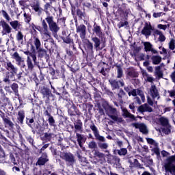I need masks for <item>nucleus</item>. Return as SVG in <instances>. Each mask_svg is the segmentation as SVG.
Returning <instances> with one entry per match:
<instances>
[{"mask_svg": "<svg viewBox=\"0 0 175 175\" xmlns=\"http://www.w3.org/2000/svg\"><path fill=\"white\" fill-rule=\"evenodd\" d=\"M12 58L14 59H15L18 66H21L22 68L26 67L25 64H24V59H23V57H21V55L18 54V53L15 52L12 55Z\"/></svg>", "mask_w": 175, "mask_h": 175, "instance_id": "11", "label": "nucleus"}, {"mask_svg": "<svg viewBox=\"0 0 175 175\" xmlns=\"http://www.w3.org/2000/svg\"><path fill=\"white\" fill-rule=\"evenodd\" d=\"M136 129H139L140 132H148L147 129V126L144 123H135L133 124Z\"/></svg>", "mask_w": 175, "mask_h": 175, "instance_id": "18", "label": "nucleus"}, {"mask_svg": "<svg viewBox=\"0 0 175 175\" xmlns=\"http://www.w3.org/2000/svg\"><path fill=\"white\" fill-rule=\"evenodd\" d=\"M154 75L159 77V79H161L162 76H163V74L162 73V71H161V66H156L155 67V72Z\"/></svg>", "mask_w": 175, "mask_h": 175, "instance_id": "35", "label": "nucleus"}, {"mask_svg": "<svg viewBox=\"0 0 175 175\" xmlns=\"http://www.w3.org/2000/svg\"><path fill=\"white\" fill-rule=\"evenodd\" d=\"M138 111L139 113H145L146 111L151 113L152 112V108L148 104H144L138 107Z\"/></svg>", "mask_w": 175, "mask_h": 175, "instance_id": "17", "label": "nucleus"}, {"mask_svg": "<svg viewBox=\"0 0 175 175\" xmlns=\"http://www.w3.org/2000/svg\"><path fill=\"white\" fill-rule=\"evenodd\" d=\"M153 65H159L162 61V57L159 55H153L151 57Z\"/></svg>", "mask_w": 175, "mask_h": 175, "instance_id": "25", "label": "nucleus"}, {"mask_svg": "<svg viewBox=\"0 0 175 175\" xmlns=\"http://www.w3.org/2000/svg\"><path fill=\"white\" fill-rule=\"evenodd\" d=\"M1 13H2L3 17H4V18H5L7 21H10V16H9V14H8V12H6V11L3 10H1Z\"/></svg>", "mask_w": 175, "mask_h": 175, "instance_id": "50", "label": "nucleus"}, {"mask_svg": "<svg viewBox=\"0 0 175 175\" xmlns=\"http://www.w3.org/2000/svg\"><path fill=\"white\" fill-rule=\"evenodd\" d=\"M127 75L130 77H137V73L136 72L135 70H133L129 71Z\"/></svg>", "mask_w": 175, "mask_h": 175, "instance_id": "49", "label": "nucleus"}, {"mask_svg": "<svg viewBox=\"0 0 175 175\" xmlns=\"http://www.w3.org/2000/svg\"><path fill=\"white\" fill-rule=\"evenodd\" d=\"M70 35H68L67 37H62V40L64 43H66L67 44H70V43H72V39H70Z\"/></svg>", "mask_w": 175, "mask_h": 175, "instance_id": "45", "label": "nucleus"}, {"mask_svg": "<svg viewBox=\"0 0 175 175\" xmlns=\"http://www.w3.org/2000/svg\"><path fill=\"white\" fill-rule=\"evenodd\" d=\"M85 51L87 53V55L91 57L94 55V44L90 41L86 44Z\"/></svg>", "mask_w": 175, "mask_h": 175, "instance_id": "16", "label": "nucleus"}, {"mask_svg": "<svg viewBox=\"0 0 175 175\" xmlns=\"http://www.w3.org/2000/svg\"><path fill=\"white\" fill-rule=\"evenodd\" d=\"M129 23L128 21H124V22H120L118 25V28H122V27H125V25H128Z\"/></svg>", "mask_w": 175, "mask_h": 175, "instance_id": "61", "label": "nucleus"}, {"mask_svg": "<svg viewBox=\"0 0 175 175\" xmlns=\"http://www.w3.org/2000/svg\"><path fill=\"white\" fill-rule=\"evenodd\" d=\"M77 33H79L81 39H85V35H87V27L84 25L77 26Z\"/></svg>", "mask_w": 175, "mask_h": 175, "instance_id": "9", "label": "nucleus"}, {"mask_svg": "<svg viewBox=\"0 0 175 175\" xmlns=\"http://www.w3.org/2000/svg\"><path fill=\"white\" fill-rule=\"evenodd\" d=\"M48 122L51 126H55V120H54V117H53V116L49 117Z\"/></svg>", "mask_w": 175, "mask_h": 175, "instance_id": "44", "label": "nucleus"}, {"mask_svg": "<svg viewBox=\"0 0 175 175\" xmlns=\"http://www.w3.org/2000/svg\"><path fill=\"white\" fill-rule=\"evenodd\" d=\"M94 155L95 157H97V158H105V154L99 151H95Z\"/></svg>", "mask_w": 175, "mask_h": 175, "instance_id": "52", "label": "nucleus"}, {"mask_svg": "<svg viewBox=\"0 0 175 175\" xmlns=\"http://www.w3.org/2000/svg\"><path fill=\"white\" fill-rule=\"evenodd\" d=\"M144 50L147 53L151 51L152 54H158V51L152 48V44L149 42H144Z\"/></svg>", "mask_w": 175, "mask_h": 175, "instance_id": "15", "label": "nucleus"}, {"mask_svg": "<svg viewBox=\"0 0 175 175\" xmlns=\"http://www.w3.org/2000/svg\"><path fill=\"white\" fill-rule=\"evenodd\" d=\"M173 162H175V156H170L167 159V163L164 165L165 172L175 173V165Z\"/></svg>", "mask_w": 175, "mask_h": 175, "instance_id": "5", "label": "nucleus"}, {"mask_svg": "<svg viewBox=\"0 0 175 175\" xmlns=\"http://www.w3.org/2000/svg\"><path fill=\"white\" fill-rule=\"evenodd\" d=\"M128 150L125 148H122L120 150H118V154L120 156H125L127 154Z\"/></svg>", "mask_w": 175, "mask_h": 175, "instance_id": "43", "label": "nucleus"}, {"mask_svg": "<svg viewBox=\"0 0 175 175\" xmlns=\"http://www.w3.org/2000/svg\"><path fill=\"white\" fill-rule=\"evenodd\" d=\"M43 139L44 140H49V139H51V133L49 134L47 133H45Z\"/></svg>", "mask_w": 175, "mask_h": 175, "instance_id": "62", "label": "nucleus"}, {"mask_svg": "<svg viewBox=\"0 0 175 175\" xmlns=\"http://www.w3.org/2000/svg\"><path fill=\"white\" fill-rule=\"evenodd\" d=\"M34 41L33 44L36 46V50H39L40 46H42V43L40 42V40L38 37H33Z\"/></svg>", "mask_w": 175, "mask_h": 175, "instance_id": "31", "label": "nucleus"}, {"mask_svg": "<svg viewBox=\"0 0 175 175\" xmlns=\"http://www.w3.org/2000/svg\"><path fill=\"white\" fill-rule=\"evenodd\" d=\"M4 83H8V84L10 83V79H9V75H7L3 79Z\"/></svg>", "mask_w": 175, "mask_h": 175, "instance_id": "64", "label": "nucleus"}, {"mask_svg": "<svg viewBox=\"0 0 175 175\" xmlns=\"http://www.w3.org/2000/svg\"><path fill=\"white\" fill-rule=\"evenodd\" d=\"M107 114L109 118L113 120L114 122H122V118L118 117L117 109L111 106H108L106 109Z\"/></svg>", "mask_w": 175, "mask_h": 175, "instance_id": "4", "label": "nucleus"}, {"mask_svg": "<svg viewBox=\"0 0 175 175\" xmlns=\"http://www.w3.org/2000/svg\"><path fill=\"white\" fill-rule=\"evenodd\" d=\"M60 158L66 162L67 166H73L76 163V157L70 152H63L60 154Z\"/></svg>", "mask_w": 175, "mask_h": 175, "instance_id": "1", "label": "nucleus"}, {"mask_svg": "<svg viewBox=\"0 0 175 175\" xmlns=\"http://www.w3.org/2000/svg\"><path fill=\"white\" fill-rule=\"evenodd\" d=\"M4 123L6 124V125H8V126H13V125H14L12 121H10V120L9 119H4Z\"/></svg>", "mask_w": 175, "mask_h": 175, "instance_id": "57", "label": "nucleus"}, {"mask_svg": "<svg viewBox=\"0 0 175 175\" xmlns=\"http://www.w3.org/2000/svg\"><path fill=\"white\" fill-rule=\"evenodd\" d=\"M32 9L36 13H38V16H40V14L43 13V9L40 8V4L39 3V2H36V3H34V5L32 6Z\"/></svg>", "mask_w": 175, "mask_h": 175, "instance_id": "20", "label": "nucleus"}, {"mask_svg": "<svg viewBox=\"0 0 175 175\" xmlns=\"http://www.w3.org/2000/svg\"><path fill=\"white\" fill-rule=\"evenodd\" d=\"M26 62L28 70L32 72V70H33L34 66L33 63H32V59H31V57L29 56H27Z\"/></svg>", "mask_w": 175, "mask_h": 175, "instance_id": "26", "label": "nucleus"}, {"mask_svg": "<svg viewBox=\"0 0 175 175\" xmlns=\"http://www.w3.org/2000/svg\"><path fill=\"white\" fill-rule=\"evenodd\" d=\"M152 31V26H151V23L150 22H147L145 23V25L142 31V33L145 36H150V35H151Z\"/></svg>", "mask_w": 175, "mask_h": 175, "instance_id": "13", "label": "nucleus"}, {"mask_svg": "<svg viewBox=\"0 0 175 175\" xmlns=\"http://www.w3.org/2000/svg\"><path fill=\"white\" fill-rule=\"evenodd\" d=\"M159 122L161 124L162 126L167 128L166 131L163 132H170V125L169 124V119L165 117H161L159 118Z\"/></svg>", "mask_w": 175, "mask_h": 175, "instance_id": "14", "label": "nucleus"}, {"mask_svg": "<svg viewBox=\"0 0 175 175\" xmlns=\"http://www.w3.org/2000/svg\"><path fill=\"white\" fill-rule=\"evenodd\" d=\"M169 96L173 98L175 96V90H168Z\"/></svg>", "mask_w": 175, "mask_h": 175, "instance_id": "63", "label": "nucleus"}, {"mask_svg": "<svg viewBox=\"0 0 175 175\" xmlns=\"http://www.w3.org/2000/svg\"><path fill=\"white\" fill-rule=\"evenodd\" d=\"M16 38V40L19 42V43H23V42H24V35L21 31H18Z\"/></svg>", "mask_w": 175, "mask_h": 175, "instance_id": "33", "label": "nucleus"}, {"mask_svg": "<svg viewBox=\"0 0 175 175\" xmlns=\"http://www.w3.org/2000/svg\"><path fill=\"white\" fill-rule=\"evenodd\" d=\"M168 46H169V49L170 50H174L175 49V40L174 39H172L170 40L169 44H168Z\"/></svg>", "mask_w": 175, "mask_h": 175, "instance_id": "46", "label": "nucleus"}, {"mask_svg": "<svg viewBox=\"0 0 175 175\" xmlns=\"http://www.w3.org/2000/svg\"><path fill=\"white\" fill-rule=\"evenodd\" d=\"M5 157L6 154H5V150H3V148H2V146L0 145V159Z\"/></svg>", "mask_w": 175, "mask_h": 175, "instance_id": "54", "label": "nucleus"}, {"mask_svg": "<svg viewBox=\"0 0 175 175\" xmlns=\"http://www.w3.org/2000/svg\"><path fill=\"white\" fill-rule=\"evenodd\" d=\"M10 162L11 163H13L14 165H17L18 161L16 160V157H14V154L12 152L10 153Z\"/></svg>", "mask_w": 175, "mask_h": 175, "instance_id": "38", "label": "nucleus"}, {"mask_svg": "<svg viewBox=\"0 0 175 175\" xmlns=\"http://www.w3.org/2000/svg\"><path fill=\"white\" fill-rule=\"evenodd\" d=\"M49 110H51V108L49 107H47V109L44 111V116H46V117L49 118L51 117V113L49 111Z\"/></svg>", "mask_w": 175, "mask_h": 175, "instance_id": "56", "label": "nucleus"}, {"mask_svg": "<svg viewBox=\"0 0 175 175\" xmlns=\"http://www.w3.org/2000/svg\"><path fill=\"white\" fill-rule=\"evenodd\" d=\"M137 95H139V96H140L143 103H144L146 101V97L144 96V93L143 92V91L137 89Z\"/></svg>", "mask_w": 175, "mask_h": 175, "instance_id": "39", "label": "nucleus"}, {"mask_svg": "<svg viewBox=\"0 0 175 175\" xmlns=\"http://www.w3.org/2000/svg\"><path fill=\"white\" fill-rule=\"evenodd\" d=\"M40 57H44L47 54V51L43 49H37Z\"/></svg>", "mask_w": 175, "mask_h": 175, "instance_id": "47", "label": "nucleus"}, {"mask_svg": "<svg viewBox=\"0 0 175 175\" xmlns=\"http://www.w3.org/2000/svg\"><path fill=\"white\" fill-rule=\"evenodd\" d=\"M24 118H25V112L24 111V110L19 111L18 112L17 117L18 122H19V124H23L24 122Z\"/></svg>", "mask_w": 175, "mask_h": 175, "instance_id": "21", "label": "nucleus"}, {"mask_svg": "<svg viewBox=\"0 0 175 175\" xmlns=\"http://www.w3.org/2000/svg\"><path fill=\"white\" fill-rule=\"evenodd\" d=\"M26 139L27 140V142L31 144V146H33V139L32 138V137H31L30 135H27L26 136Z\"/></svg>", "mask_w": 175, "mask_h": 175, "instance_id": "60", "label": "nucleus"}, {"mask_svg": "<svg viewBox=\"0 0 175 175\" xmlns=\"http://www.w3.org/2000/svg\"><path fill=\"white\" fill-rule=\"evenodd\" d=\"M0 24L2 27L1 33L2 36L8 35L12 32V28L5 21H1Z\"/></svg>", "mask_w": 175, "mask_h": 175, "instance_id": "8", "label": "nucleus"}, {"mask_svg": "<svg viewBox=\"0 0 175 175\" xmlns=\"http://www.w3.org/2000/svg\"><path fill=\"white\" fill-rule=\"evenodd\" d=\"M133 165L135 167H142V164H140V163H139V160H137V159H135L133 163Z\"/></svg>", "mask_w": 175, "mask_h": 175, "instance_id": "55", "label": "nucleus"}, {"mask_svg": "<svg viewBox=\"0 0 175 175\" xmlns=\"http://www.w3.org/2000/svg\"><path fill=\"white\" fill-rule=\"evenodd\" d=\"M88 147L91 150H95V148H98V145L96 144V142H95L94 141H92L89 142Z\"/></svg>", "mask_w": 175, "mask_h": 175, "instance_id": "41", "label": "nucleus"}, {"mask_svg": "<svg viewBox=\"0 0 175 175\" xmlns=\"http://www.w3.org/2000/svg\"><path fill=\"white\" fill-rule=\"evenodd\" d=\"M117 77L118 79H121V77H122V75H124V72L122 71V68H121V67H118V70H117Z\"/></svg>", "mask_w": 175, "mask_h": 175, "instance_id": "48", "label": "nucleus"}, {"mask_svg": "<svg viewBox=\"0 0 175 175\" xmlns=\"http://www.w3.org/2000/svg\"><path fill=\"white\" fill-rule=\"evenodd\" d=\"M75 129L78 132H83V122L80 120H77L74 123Z\"/></svg>", "mask_w": 175, "mask_h": 175, "instance_id": "22", "label": "nucleus"}, {"mask_svg": "<svg viewBox=\"0 0 175 175\" xmlns=\"http://www.w3.org/2000/svg\"><path fill=\"white\" fill-rule=\"evenodd\" d=\"M122 111H123V116L124 117H126V118H131V120H135V116H133V114L129 113V111H128V109H123Z\"/></svg>", "mask_w": 175, "mask_h": 175, "instance_id": "29", "label": "nucleus"}, {"mask_svg": "<svg viewBox=\"0 0 175 175\" xmlns=\"http://www.w3.org/2000/svg\"><path fill=\"white\" fill-rule=\"evenodd\" d=\"M45 21H46L51 32H52L53 35L55 36V35H57L59 31L60 28L58 27L57 23L54 21V16L50 15L47 16L45 18Z\"/></svg>", "mask_w": 175, "mask_h": 175, "instance_id": "2", "label": "nucleus"}, {"mask_svg": "<svg viewBox=\"0 0 175 175\" xmlns=\"http://www.w3.org/2000/svg\"><path fill=\"white\" fill-rule=\"evenodd\" d=\"M24 17H25V23H30L31 21V15L27 14V13H24L23 14Z\"/></svg>", "mask_w": 175, "mask_h": 175, "instance_id": "51", "label": "nucleus"}, {"mask_svg": "<svg viewBox=\"0 0 175 175\" xmlns=\"http://www.w3.org/2000/svg\"><path fill=\"white\" fill-rule=\"evenodd\" d=\"M152 151L156 154L157 157H159L161 155V152L159 151V148L155 147L152 149Z\"/></svg>", "mask_w": 175, "mask_h": 175, "instance_id": "53", "label": "nucleus"}, {"mask_svg": "<svg viewBox=\"0 0 175 175\" xmlns=\"http://www.w3.org/2000/svg\"><path fill=\"white\" fill-rule=\"evenodd\" d=\"M154 36H158V40L161 43L166 40V37L165 36V35H163V33H162V31L159 30L154 31Z\"/></svg>", "mask_w": 175, "mask_h": 175, "instance_id": "19", "label": "nucleus"}, {"mask_svg": "<svg viewBox=\"0 0 175 175\" xmlns=\"http://www.w3.org/2000/svg\"><path fill=\"white\" fill-rule=\"evenodd\" d=\"M24 54H25V55H29V57H31L32 58V60L33 62V64H36V54L35 53H30L29 51H25Z\"/></svg>", "mask_w": 175, "mask_h": 175, "instance_id": "32", "label": "nucleus"}, {"mask_svg": "<svg viewBox=\"0 0 175 175\" xmlns=\"http://www.w3.org/2000/svg\"><path fill=\"white\" fill-rule=\"evenodd\" d=\"M92 42L94 43V47L98 50V47L100 46V40L98 38V37H93L92 38Z\"/></svg>", "mask_w": 175, "mask_h": 175, "instance_id": "34", "label": "nucleus"}, {"mask_svg": "<svg viewBox=\"0 0 175 175\" xmlns=\"http://www.w3.org/2000/svg\"><path fill=\"white\" fill-rule=\"evenodd\" d=\"M147 102L150 106H154V105H158V101L155 100V99L152 100V98H150L149 96L147 98Z\"/></svg>", "mask_w": 175, "mask_h": 175, "instance_id": "42", "label": "nucleus"}, {"mask_svg": "<svg viewBox=\"0 0 175 175\" xmlns=\"http://www.w3.org/2000/svg\"><path fill=\"white\" fill-rule=\"evenodd\" d=\"M11 88L14 92L15 96H20V94H18V84L16 83H12L11 85Z\"/></svg>", "mask_w": 175, "mask_h": 175, "instance_id": "30", "label": "nucleus"}, {"mask_svg": "<svg viewBox=\"0 0 175 175\" xmlns=\"http://www.w3.org/2000/svg\"><path fill=\"white\" fill-rule=\"evenodd\" d=\"M142 76L145 80V81H148V83H154V78L151 77V75H148L147 72L142 71Z\"/></svg>", "mask_w": 175, "mask_h": 175, "instance_id": "23", "label": "nucleus"}, {"mask_svg": "<svg viewBox=\"0 0 175 175\" xmlns=\"http://www.w3.org/2000/svg\"><path fill=\"white\" fill-rule=\"evenodd\" d=\"M109 81L111 86L112 90H117V89L120 88V85H118V81L109 79Z\"/></svg>", "mask_w": 175, "mask_h": 175, "instance_id": "28", "label": "nucleus"}, {"mask_svg": "<svg viewBox=\"0 0 175 175\" xmlns=\"http://www.w3.org/2000/svg\"><path fill=\"white\" fill-rule=\"evenodd\" d=\"M49 156H47V153L44 152L42 154L41 157H40L36 163V166H44L47 162H49Z\"/></svg>", "mask_w": 175, "mask_h": 175, "instance_id": "7", "label": "nucleus"}, {"mask_svg": "<svg viewBox=\"0 0 175 175\" xmlns=\"http://www.w3.org/2000/svg\"><path fill=\"white\" fill-rule=\"evenodd\" d=\"M149 94L150 96H152V99H157L158 100V99L161 98V96H159V92H158V89H157V86H155V85H151Z\"/></svg>", "mask_w": 175, "mask_h": 175, "instance_id": "12", "label": "nucleus"}, {"mask_svg": "<svg viewBox=\"0 0 175 175\" xmlns=\"http://www.w3.org/2000/svg\"><path fill=\"white\" fill-rule=\"evenodd\" d=\"M157 28H159V29H163V31H166L167 28V25L159 24L158 25Z\"/></svg>", "mask_w": 175, "mask_h": 175, "instance_id": "59", "label": "nucleus"}, {"mask_svg": "<svg viewBox=\"0 0 175 175\" xmlns=\"http://www.w3.org/2000/svg\"><path fill=\"white\" fill-rule=\"evenodd\" d=\"M5 68L7 70H8V72H10L12 75H17V71L18 70V68L14 66L12 62L8 61L7 62H5Z\"/></svg>", "mask_w": 175, "mask_h": 175, "instance_id": "10", "label": "nucleus"}, {"mask_svg": "<svg viewBox=\"0 0 175 175\" xmlns=\"http://www.w3.org/2000/svg\"><path fill=\"white\" fill-rule=\"evenodd\" d=\"M66 20V19L65 18H62L57 19V23H59V24H61L62 27H65Z\"/></svg>", "mask_w": 175, "mask_h": 175, "instance_id": "58", "label": "nucleus"}, {"mask_svg": "<svg viewBox=\"0 0 175 175\" xmlns=\"http://www.w3.org/2000/svg\"><path fill=\"white\" fill-rule=\"evenodd\" d=\"M41 38L44 42H49V39L51 38V33L49 31V25L45 20L42 21V28L40 30Z\"/></svg>", "mask_w": 175, "mask_h": 175, "instance_id": "3", "label": "nucleus"}, {"mask_svg": "<svg viewBox=\"0 0 175 175\" xmlns=\"http://www.w3.org/2000/svg\"><path fill=\"white\" fill-rule=\"evenodd\" d=\"M98 146L100 148V150H107L109 144L106 143L98 142Z\"/></svg>", "mask_w": 175, "mask_h": 175, "instance_id": "40", "label": "nucleus"}, {"mask_svg": "<svg viewBox=\"0 0 175 175\" xmlns=\"http://www.w3.org/2000/svg\"><path fill=\"white\" fill-rule=\"evenodd\" d=\"M94 32H95L96 35L97 36H102L103 33H102V29H100V26H96L94 27Z\"/></svg>", "mask_w": 175, "mask_h": 175, "instance_id": "37", "label": "nucleus"}, {"mask_svg": "<svg viewBox=\"0 0 175 175\" xmlns=\"http://www.w3.org/2000/svg\"><path fill=\"white\" fill-rule=\"evenodd\" d=\"M118 96L120 102H122V98H125V96H126V94L122 89H120L118 94Z\"/></svg>", "mask_w": 175, "mask_h": 175, "instance_id": "36", "label": "nucleus"}, {"mask_svg": "<svg viewBox=\"0 0 175 175\" xmlns=\"http://www.w3.org/2000/svg\"><path fill=\"white\" fill-rule=\"evenodd\" d=\"M40 93L42 95V98L45 100V103H49V100H50L51 96H53V93H51V90L50 89L43 87L40 90Z\"/></svg>", "mask_w": 175, "mask_h": 175, "instance_id": "6", "label": "nucleus"}, {"mask_svg": "<svg viewBox=\"0 0 175 175\" xmlns=\"http://www.w3.org/2000/svg\"><path fill=\"white\" fill-rule=\"evenodd\" d=\"M78 144L80 147H83V144L85 142V137L81 134L77 133Z\"/></svg>", "mask_w": 175, "mask_h": 175, "instance_id": "27", "label": "nucleus"}, {"mask_svg": "<svg viewBox=\"0 0 175 175\" xmlns=\"http://www.w3.org/2000/svg\"><path fill=\"white\" fill-rule=\"evenodd\" d=\"M10 25L12 27L13 29L15 31H18L20 28H21V25L18 21H13L10 23Z\"/></svg>", "mask_w": 175, "mask_h": 175, "instance_id": "24", "label": "nucleus"}]
</instances>
